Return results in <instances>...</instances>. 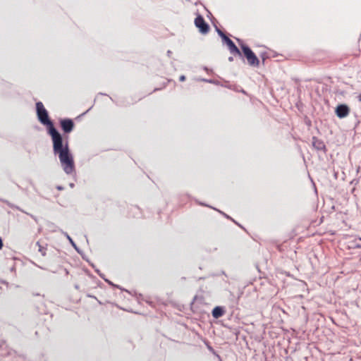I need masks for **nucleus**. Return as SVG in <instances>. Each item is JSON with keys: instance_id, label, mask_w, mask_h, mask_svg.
I'll return each mask as SVG.
<instances>
[{"instance_id": "nucleus-10", "label": "nucleus", "mask_w": 361, "mask_h": 361, "mask_svg": "<svg viewBox=\"0 0 361 361\" xmlns=\"http://www.w3.org/2000/svg\"><path fill=\"white\" fill-rule=\"evenodd\" d=\"M36 245L38 246V250L39 252H40L42 253V255L43 256H45L46 255V252H45V250L46 248L44 247H43L40 243L39 242H37Z\"/></svg>"}, {"instance_id": "nucleus-27", "label": "nucleus", "mask_w": 361, "mask_h": 361, "mask_svg": "<svg viewBox=\"0 0 361 361\" xmlns=\"http://www.w3.org/2000/svg\"><path fill=\"white\" fill-rule=\"evenodd\" d=\"M75 288L76 289H78L79 286H78V285H75Z\"/></svg>"}, {"instance_id": "nucleus-20", "label": "nucleus", "mask_w": 361, "mask_h": 361, "mask_svg": "<svg viewBox=\"0 0 361 361\" xmlns=\"http://www.w3.org/2000/svg\"><path fill=\"white\" fill-rule=\"evenodd\" d=\"M2 247H3V241H2L1 238H0V250L2 248Z\"/></svg>"}, {"instance_id": "nucleus-5", "label": "nucleus", "mask_w": 361, "mask_h": 361, "mask_svg": "<svg viewBox=\"0 0 361 361\" xmlns=\"http://www.w3.org/2000/svg\"><path fill=\"white\" fill-rule=\"evenodd\" d=\"M222 41L228 46V49L231 54H238L240 56H242V54L240 51L239 49L227 35L222 38Z\"/></svg>"}, {"instance_id": "nucleus-4", "label": "nucleus", "mask_w": 361, "mask_h": 361, "mask_svg": "<svg viewBox=\"0 0 361 361\" xmlns=\"http://www.w3.org/2000/svg\"><path fill=\"white\" fill-rule=\"evenodd\" d=\"M60 126L65 134H68L73 131L75 124L72 119L71 118H63L61 119Z\"/></svg>"}, {"instance_id": "nucleus-22", "label": "nucleus", "mask_w": 361, "mask_h": 361, "mask_svg": "<svg viewBox=\"0 0 361 361\" xmlns=\"http://www.w3.org/2000/svg\"><path fill=\"white\" fill-rule=\"evenodd\" d=\"M215 355L217 357V358H218V360H219V361H222L221 357H220V355H219L217 353H216V355Z\"/></svg>"}, {"instance_id": "nucleus-17", "label": "nucleus", "mask_w": 361, "mask_h": 361, "mask_svg": "<svg viewBox=\"0 0 361 361\" xmlns=\"http://www.w3.org/2000/svg\"><path fill=\"white\" fill-rule=\"evenodd\" d=\"M203 81L214 83V82L212 80L202 79Z\"/></svg>"}, {"instance_id": "nucleus-19", "label": "nucleus", "mask_w": 361, "mask_h": 361, "mask_svg": "<svg viewBox=\"0 0 361 361\" xmlns=\"http://www.w3.org/2000/svg\"><path fill=\"white\" fill-rule=\"evenodd\" d=\"M218 211H219L221 214H222L224 216H225L226 218H228V219H231V218L229 217V216H228V215H227V214H226L225 213H224V212H221V211H219V210H218Z\"/></svg>"}, {"instance_id": "nucleus-8", "label": "nucleus", "mask_w": 361, "mask_h": 361, "mask_svg": "<svg viewBox=\"0 0 361 361\" xmlns=\"http://www.w3.org/2000/svg\"><path fill=\"white\" fill-rule=\"evenodd\" d=\"M312 146L318 151L324 150L326 148L324 142L315 137H312Z\"/></svg>"}, {"instance_id": "nucleus-7", "label": "nucleus", "mask_w": 361, "mask_h": 361, "mask_svg": "<svg viewBox=\"0 0 361 361\" xmlns=\"http://www.w3.org/2000/svg\"><path fill=\"white\" fill-rule=\"evenodd\" d=\"M225 312L224 307L216 306L212 310V314L214 318L219 319L225 314Z\"/></svg>"}, {"instance_id": "nucleus-3", "label": "nucleus", "mask_w": 361, "mask_h": 361, "mask_svg": "<svg viewBox=\"0 0 361 361\" xmlns=\"http://www.w3.org/2000/svg\"><path fill=\"white\" fill-rule=\"evenodd\" d=\"M195 25L202 34H207L209 31V24L205 22L204 18L201 15H197L195 18Z\"/></svg>"}, {"instance_id": "nucleus-18", "label": "nucleus", "mask_w": 361, "mask_h": 361, "mask_svg": "<svg viewBox=\"0 0 361 361\" xmlns=\"http://www.w3.org/2000/svg\"><path fill=\"white\" fill-rule=\"evenodd\" d=\"M56 189L59 190H64V188L61 185H57Z\"/></svg>"}, {"instance_id": "nucleus-9", "label": "nucleus", "mask_w": 361, "mask_h": 361, "mask_svg": "<svg viewBox=\"0 0 361 361\" xmlns=\"http://www.w3.org/2000/svg\"><path fill=\"white\" fill-rule=\"evenodd\" d=\"M61 233L68 240V241L70 242V243L71 244V245L75 248V250L78 252V253H80V251L79 250V248L78 247V246L76 245V244L75 243V242L73 240V239L71 238V237L68 234L67 232H65L63 231H61Z\"/></svg>"}, {"instance_id": "nucleus-13", "label": "nucleus", "mask_w": 361, "mask_h": 361, "mask_svg": "<svg viewBox=\"0 0 361 361\" xmlns=\"http://www.w3.org/2000/svg\"><path fill=\"white\" fill-rule=\"evenodd\" d=\"M216 32L218 33V35L221 37V38L222 39L224 37H225L226 35L223 32L221 31L218 27H216Z\"/></svg>"}, {"instance_id": "nucleus-21", "label": "nucleus", "mask_w": 361, "mask_h": 361, "mask_svg": "<svg viewBox=\"0 0 361 361\" xmlns=\"http://www.w3.org/2000/svg\"><path fill=\"white\" fill-rule=\"evenodd\" d=\"M171 54H172V51H170V50H168V51H167V56H168L169 57H170V56H171Z\"/></svg>"}, {"instance_id": "nucleus-16", "label": "nucleus", "mask_w": 361, "mask_h": 361, "mask_svg": "<svg viewBox=\"0 0 361 361\" xmlns=\"http://www.w3.org/2000/svg\"><path fill=\"white\" fill-rule=\"evenodd\" d=\"M185 79H186V78H185V75H180V78H179V80H180V81H181V82L185 81Z\"/></svg>"}, {"instance_id": "nucleus-26", "label": "nucleus", "mask_w": 361, "mask_h": 361, "mask_svg": "<svg viewBox=\"0 0 361 361\" xmlns=\"http://www.w3.org/2000/svg\"><path fill=\"white\" fill-rule=\"evenodd\" d=\"M200 205H204V206L209 207L208 205H207V204H203V203H202V202H200Z\"/></svg>"}, {"instance_id": "nucleus-1", "label": "nucleus", "mask_w": 361, "mask_h": 361, "mask_svg": "<svg viewBox=\"0 0 361 361\" xmlns=\"http://www.w3.org/2000/svg\"><path fill=\"white\" fill-rule=\"evenodd\" d=\"M36 111L39 121L47 127L48 133L51 137L53 152L55 155H58L63 170L66 174L72 175L75 173V164L68 140H66L54 127L42 102L36 103Z\"/></svg>"}, {"instance_id": "nucleus-11", "label": "nucleus", "mask_w": 361, "mask_h": 361, "mask_svg": "<svg viewBox=\"0 0 361 361\" xmlns=\"http://www.w3.org/2000/svg\"><path fill=\"white\" fill-rule=\"evenodd\" d=\"M0 200H1V201H2V202H5V203H6V204L10 207H12V208L15 207V208H16L17 209H18V210H20V211H21V212H23L22 209H20L18 207H15V206H13V205L11 203H10L8 201H7V200H2V199H0Z\"/></svg>"}, {"instance_id": "nucleus-23", "label": "nucleus", "mask_w": 361, "mask_h": 361, "mask_svg": "<svg viewBox=\"0 0 361 361\" xmlns=\"http://www.w3.org/2000/svg\"><path fill=\"white\" fill-rule=\"evenodd\" d=\"M69 186H70V188H74L75 185H74V183H69Z\"/></svg>"}, {"instance_id": "nucleus-24", "label": "nucleus", "mask_w": 361, "mask_h": 361, "mask_svg": "<svg viewBox=\"0 0 361 361\" xmlns=\"http://www.w3.org/2000/svg\"><path fill=\"white\" fill-rule=\"evenodd\" d=\"M357 99L359 102H361V94H360L358 96H357Z\"/></svg>"}, {"instance_id": "nucleus-25", "label": "nucleus", "mask_w": 361, "mask_h": 361, "mask_svg": "<svg viewBox=\"0 0 361 361\" xmlns=\"http://www.w3.org/2000/svg\"><path fill=\"white\" fill-rule=\"evenodd\" d=\"M228 61H233V58L232 56L228 57Z\"/></svg>"}, {"instance_id": "nucleus-6", "label": "nucleus", "mask_w": 361, "mask_h": 361, "mask_svg": "<svg viewBox=\"0 0 361 361\" xmlns=\"http://www.w3.org/2000/svg\"><path fill=\"white\" fill-rule=\"evenodd\" d=\"M350 108L345 104H338L335 109V114L339 118H343L348 116Z\"/></svg>"}, {"instance_id": "nucleus-14", "label": "nucleus", "mask_w": 361, "mask_h": 361, "mask_svg": "<svg viewBox=\"0 0 361 361\" xmlns=\"http://www.w3.org/2000/svg\"><path fill=\"white\" fill-rule=\"evenodd\" d=\"M207 349L214 355H216L215 350L209 344H207Z\"/></svg>"}, {"instance_id": "nucleus-15", "label": "nucleus", "mask_w": 361, "mask_h": 361, "mask_svg": "<svg viewBox=\"0 0 361 361\" xmlns=\"http://www.w3.org/2000/svg\"><path fill=\"white\" fill-rule=\"evenodd\" d=\"M61 231H63V230L61 229L60 228L57 227V226H54V228L52 230V231H54V232L59 231L61 233Z\"/></svg>"}, {"instance_id": "nucleus-12", "label": "nucleus", "mask_w": 361, "mask_h": 361, "mask_svg": "<svg viewBox=\"0 0 361 361\" xmlns=\"http://www.w3.org/2000/svg\"><path fill=\"white\" fill-rule=\"evenodd\" d=\"M97 271V273L99 275L100 277H102V279H104L105 280V281H106L109 284L111 285V286H114L112 282H111L110 281H109L108 279H104V274H102V273H100L99 270L98 269H96L95 270Z\"/></svg>"}, {"instance_id": "nucleus-2", "label": "nucleus", "mask_w": 361, "mask_h": 361, "mask_svg": "<svg viewBox=\"0 0 361 361\" xmlns=\"http://www.w3.org/2000/svg\"><path fill=\"white\" fill-rule=\"evenodd\" d=\"M240 47L245 57L247 60L248 64L253 67L259 66V60L252 49L245 44H241Z\"/></svg>"}]
</instances>
